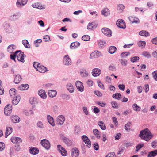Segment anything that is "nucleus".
Returning a JSON list of instances; mask_svg holds the SVG:
<instances>
[{
    "instance_id": "37",
    "label": "nucleus",
    "mask_w": 157,
    "mask_h": 157,
    "mask_svg": "<svg viewBox=\"0 0 157 157\" xmlns=\"http://www.w3.org/2000/svg\"><path fill=\"white\" fill-rule=\"evenodd\" d=\"M117 50V48L114 46H110L108 52L111 54L114 53Z\"/></svg>"
},
{
    "instance_id": "3",
    "label": "nucleus",
    "mask_w": 157,
    "mask_h": 157,
    "mask_svg": "<svg viewBox=\"0 0 157 157\" xmlns=\"http://www.w3.org/2000/svg\"><path fill=\"white\" fill-rule=\"evenodd\" d=\"M41 143L42 146L46 149L49 150L50 148V144L49 141L46 139H43L41 140Z\"/></svg>"
},
{
    "instance_id": "57",
    "label": "nucleus",
    "mask_w": 157,
    "mask_h": 157,
    "mask_svg": "<svg viewBox=\"0 0 157 157\" xmlns=\"http://www.w3.org/2000/svg\"><path fill=\"white\" fill-rule=\"evenodd\" d=\"M131 124V122H128L125 125V129L126 130L128 131L130 129L129 127L130 126V125Z\"/></svg>"
},
{
    "instance_id": "5",
    "label": "nucleus",
    "mask_w": 157,
    "mask_h": 157,
    "mask_svg": "<svg viewBox=\"0 0 157 157\" xmlns=\"http://www.w3.org/2000/svg\"><path fill=\"white\" fill-rule=\"evenodd\" d=\"M116 24L119 28L124 29L126 28V26L125 23L122 19H119L116 21Z\"/></svg>"
},
{
    "instance_id": "64",
    "label": "nucleus",
    "mask_w": 157,
    "mask_h": 157,
    "mask_svg": "<svg viewBox=\"0 0 157 157\" xmlns=\"http://www.w3.org/2000/svg\"><path fill=\"white\" fill-rule=\"evenodd\" d=\"M115 154L114 152L110 153L108 154L105 157H116Z\"/></svg>"
},
{
    "instance_id": "33",
    "label": "nucleus",
    "mask_w": 157,
    "mask_h": 157,
    "mask_svg": "<svg viewBox=\"0 0 157 157\" xmlns=\"http://www.w3.org/2000/svg\"><path fill=\"white\" fill-rule=\"evenodd\" d=\"M139 34L140 35L144 36H147L150 35L149 33L147 31L145 30H142L140 31Z\"/></svg>"
},
{
    "instance_id": "62",
    "label": "nucleus",
    "mask_w": 157,
    "mask_h": 157,
    "mask_svg": "<svg viewBox=\"0 0 157 157\" xmlns=\"http://www.w3.org/2000/svg\"><path fill=\"white\" fill-rule=\"evenodd\" d=\"M86 140V141L84 142L86 144V146L89 148H90L91 147V142L90 140Z\"/></svg>"
},
{
    "instance_id": "38",
    "label": "nucleus",
    "mask_w": 157,
    "mask_h": 157,
    "mask_svg": "<svg viewBox=\"0 0 157 157\" xmlns=\"http://www.w3.org/2000/svg\"><path fill=\"white\" fill-rule=\"evenodd\" d=\"M21 52V50L16 51L13 54H11L10 55V59L12 60H13L15 61V58L17 56V54L18 53Z\"/></svg>"
},
{
    "instance_id": "43",
    "label": "nucleus",
    "mask_w": 157,
    "mask_h": 157,
    "mask_svg": "<svg viewBox=\"0 0 157 157\" xmlns=\"http://www.w3.org/2000/svg\"><path fill=\"white\" fill-rule=\"evenodd\" d=\"M132 107L133 109L136 111H139L140 110V107L139 106L136 104H134Z\"/></svg>"
},
{
    "instance_id": "55",
    "label": "nucleus",
    "mask_w": 157,
    "mask_h": 157,
    "mask_svg": "<svg viewBox=\"0 0 157 157\" xmlns=\"http://www.w3.org/2000/svg\"><path fill=\"white\" fill-rule=\"evenodd\" d=\"M151 146L154 148H157V141H153L151 143Z\"/></svg>"
},
{
    "instance_id": "13",
    "label": "nucleus",
    "mask_w": 157,
    "mask_h": 157,
    "mask_svg": "<svg viewBox=\"0 0 157 157\" xmlns=\"http://www.w3.org/2000/svg\"><path fill=\"white\" fill-rule=\"evenodd\" d=\"M92 75L94 77L98 76L101 73V70L100 69L97 68H94L92 72Z\"/></svg>"
},
{
    "instance_id": "52",
    "label": "nucleus",
    "mask_w": 157,
    "mask_h": 157,
    "mask_svg": "<svg viewBox=\"0 0 157 157\" xmlns=\"http://www.w3.org/2000/svg\"><path fill=\"white\" fill-rule=\"evenodd\" d=\"M139 59V58L138 56H134L131 58V61L132 62H137Z\"/></svg>"
},
{
    "instance_id": "32",
    "label": "nucleus",
    "mask_w": 157,
    "mask_h": 157,
    "mask_svg": "<svg viewBox=\"0 0 157 157\" xmlns=\"http://www.w3.org/2000/svg\"><path fill=\"white\" fill-rule=\"evenodd\" d=\"M21 79L22 78L21 75H17L15 78L14 82L16 84H18L20 82Z\"/></svg>"
},
{
    "instance_id": "14",
    "label": "nucleus",
    "mask_w": 157,
    "mask_h": 157,
    "mask_svg": "<svg viewBox=\"0 0 157 157\" xmlns=\"http://www.w3.org/2000/svg\"><path fill=\"white\" fill-rule=\"evenodd\" d=\"M102 56L101 53L98 51H95L90 55V58H92Z\"/></svg>"
},
{
    "instance_id": "45",
    "label": "nucleus",
    "mask_w": 157,
    "mask_h": 157,
    "mask_svg": "<svg viewBox=\"0 0 157 157\" xmlns=\"http://www.w3.org/2000/svg\"><path fill=\"white\" fill-rule=\"evenodd\" d=\"M124 8V6L123 4H120L117 7V10L120 12H121Z\"/></svg>"
},
{
    "instance_id": "17",
    "label": "nucleus",
    "mask_w": 157,
    "mask_h": 157,
    "mask_svg": "<svg viewBox=\"0 0 157 157\" xmlns=\"http://www.w3.org/2000/svg\"><path fill=\"white\" fill-rule=\"evenodd\" d=\"M39 95L43 99H46L47 95L45 91L44 90H40L38 91Z\"/></svg>"
},
{
    "instance_id": "16",
    "label": "nucleus",
    "mask_w": 157,
    "mask_h": 157,
    "mask_svg": "<svg viewBox=\"0 0 157 157\" xmlns=\"http://www.w3.org/2000/svg\"><path fill=\"white\" fill-rule=\"evenodd\" d=\"M79 154L78 149L74 148L72 150L71 156L72 157H78Z\"/></svg>"
},
{
    "instance_id": "10",
    "label": "nucleus",
    "mask_w": 157,
    "mask_h": 157,
    "mask_svg": "<svg viewBox=\"0 0 157 157\" xmlns=\"http://www.w3.org/2000/svg\"><path fill=\"white\" fill-rule=\"evenodd\" d=\"M57 147L58 150L60 152L62 156H65L67 155V151L64 148L62 147L61 145H58Z\"/></svg>"
},
{
    "instance_id": "1",
    "label": "nucleus",
    "mask_w": 157,
    "mask_h": 157,
    "mask_svg": "<svg viewBox=\"0 0 157 157\" xmlns=\"http://www.w3.org/2000/svg\"><path fill=\"white\" fill-rule=\"evenodd\" d=\"M139 136L142 139L148 141L153 137V135L148 128H146L141 131Z\"/></svg>"
},
{
    "instance_id": "46",
    "label": "nucleus",
    "mask_w": 157,
    "mask_h": 157,
    "mask_svg": "<svg viewBox=\"0 0 157 157\" xmlns=\"http://www.w3.org/2000/svg\"><path fill=\"white\" fill-rule=\"evenodd\" d=\"M93 132L94 134L96 135L98 139H99L100 138V136L99 135V132L97 129H95L93 130Z\"/></svg>"
},
{
    "instance_id": "22",
    "label": "nucleus",
    "mask_w": 157,
    "mask_h": 157,
    "mask_svg": "<svg viewBox=\"0 0 157 157\" xmlns=\"http://www.w3.org/2000/svg\"><path fill=\"white\" fill-rule=\"evenodd\" d=\"M62 140L65 144L68 146H71L72 144L71 141L66 137H63L62 138Z\"/></svg>"
},
{
    "instance_id": "27",
    "label": "nucleus",
    "mask_w": 157,
    "mask_h": 157,
    "mask_svg": "<svg viewBox=\"0 0 157 157\" xmlns=\"http://www.w3.org/2000/svg\"><path fill=\"white\" fill-rule=\"evenodd\" d=\"M47 119L48 122L51 124V125L52 126H54L55 123L54 122V120L53 117L50 115H48L47 116Z\"/></svg>"
},
{
    "instance_id": "53",
    "label": "nucleus",
    "mask_w": 157,
    "mask_h": 157,
    "mask_svg": "<svg viewBox=\"0 0 157 157\" xmlns=\"http://www.w3.org/2000/svg\"><path fill=\"white\" fill-rule=\"evenodd\" d=\"M40 63L36 62H35L33 63V66L34 68L37 70V69L39 68V67H40Z\"/></svg>"
},
{
    "instance_id": "39",
    "label": "nucleus",
    "mask_w": 157,
    "mask_h": 157,
    "mask_svg": "<svg viewBox=\"0 0 157 157\" xmlns=\"http://www.w3.org/2000/svg\"><path fill=\"white\" fill-rule=\"evenodd\" d=\"M9 94L11 97H13L16 94V90L14 89H11L9 91Z\"/></svg>"
},
{
    "instance_id": "59",
    "label": "nucleus",
    "mask_w": 157,
    "mask_h": 157,
    "mask_svg": "<svg viewBox=\"0 0 157 157\" xmlns=\"http://www.w3.org/2000/svg\"><path fill=\"white\" fill-rule=\"evenodd\" d=\"M125 150V148L124 147H122L119 148V150L117 152L118 155L121 154Z\"/></svg>"
},
{
    "instance_id": "11",
    "label": "nucleus",
    "mask_w": 157,
    "mask_h": 157,
    "mask_svg": "<svg viewBox=\"0 0 157 157\" xmlns=\"http://www.w3.org/2000/svg\"><path fill=\"white\" fill-rule=\"evenodd\" d=\"M65 121L64 117L62 115L59 116L56 119V122L58 124L62 125Z\"/></svg>"
},
{
    "instance_id": "24",
    "label": "nucleus",
    "mask_w": 157,
    "mask_h": 157,
    "mask_svg": "<svg viewBox=\"0 0 157 157\" xmlns=\"http://www.w3.org/2000/svg\"><path fill=\"white\" fill-rule=\"evenodd\" d=\"M12 132V128L11 127H7L6 128V133L5 137L7 138L9 135H10Z\"/></svg>"
},
{
    "instance_id": "9",
    "label": "nucleus",
    "mask_w": 157,
    "mask_h": 157,
    "mask_svg": "<svg viewBox=\"0 0 157 157\" xmlns=\"http://www.w3.org/2000/svg\"><path fill=\"white\" fill-rule=\"evenodd\" d=\"M12 108L11 105L10 104L7 105L4 108V113L6 115H9L11 112Z\"/></svg>"
},
{
    "instance_id": "20",
    "label": "nucleus",
    "mask_w": 157,
    "mask_h": 157,
    "mask_svg": "<svg viewBox=\"0 0 157 157\" xmlns=\"http://www.w3.org/2000/svg\"><path fill=\"white\" fill-rule=\"evenodd\" d=\"M80 45V43L77 41L73 42L70 45V48L71 49L77 48Z\"/></svg>"
},
{
    "instance_id": "19",
    "label": "nucleus",
    "mask_w": 157,
    "mask_h": 157,
    "mask_svg": "<svg viewBox=\"0 0 157 157\" xmlns=\"http://www.w3.org/2000/svg\"><path fill=\"white\" fill-rule=\"evenodd\" d=\"M11 141L13 143H20L22 141L21 139L19 137H11Z\"/></svg>"
},
{
    "instance_id": "63",
    "label": "nucleus",
    "mask_w": 157,
    "mask_h": 157,
    "mask_svg": "<svg viewBox=\"0 0 157 157\" xmlns=\"http://www.w3.org/2000/svg\"><path fill=\"white\" fill-rule=\"evenodd\" d=\"M43 39L45 41H48L50 39V37L48 35H46L44 36Z\"/></svg>"
},
{
    "instance_id": "51",
    "label": "nucleus",
    "mask_w": 157,
    "mask_h": 157,
    "mask_svg": "<svg viewBox=\"0 0 157 157\" xmlns=\"http://www.w3.org/2000/svg\"><path fill=\"white\" fill-rule=\"evenodd\" d=\"M61 97L64 99L69 100L70 98V96L69 95L66 94H62Z\"/></svg>"
},
{
    "instance_id": "28",
    "label": "nucleus",
    "mask_w": 157,
    "mask_h": 157,
    "mask_svg": "<svg viewBox=\"0 0 157 157\" xmlns=\"http://www.w3.org/2000/svg\"><path fill=\"white\" fill-rule=\"evenodd\" d=\"M21 15L20 12H18L14 13L13 15L11 16V18L13 20H16L18 19Z\"/></svg>"
},
{
    "instance_id": "29",
    "label": "nucleus",
    "mask_w": 157,
    "mask_h": 157,
    "mask_svg": "<svg viewBox=\"0 0 157 157\" xmlns=\"http://www.w3.org/2000/svg\"><path fill=\"white\" fill-rule=\"evenodd\" d=\"M40 67H39V68L37 69V71H39V72L40 73H44L47 70V68L44 67L43 66L41 65H40Z\"/></svg>"
},
{
    "instance_id": "42",
    "label": "nucleus",
    "mask_w": 157,
    "mask_h": 157,
    "mask_svg": "<svg viewBox=\"0 0 157 157\" xmlns=\"http://www.w3.org/2000/svg\"><path fill=\"white\" fill-rule=\"evenodd\" d=\"M98 124L101 128L103 130H105L106 127L104 123L101 121H100L98 123Z\"/></svg>"
},
{
    "instance_id": "25",
    "label": "nucleus",
    "mask_w": 157,
    "mask_h": 157,
    "mask_svg": "<svg viewBox=\"0 0 157 157\" xmlns=\"http://www.w3.org/2000/svg\"><path fill=\"white\" fill-rule=\"evenodd\" d=\"M128 19L132 23H138L139 22V19L137 18L130 17H128Z\"/></svg>"
},
{
    "instance_id": "40",
    "label": "nucleus",
    "mask_w": 157,
    "mask_h": 157,
    "mask_svg": "<svg viewBox=\"0 0 157 157\" xmlns=\"http://www.w3.org/2000/svg\"><path fill=\"white\" fill-rule=\"evenodd\" d=\"M96 26H95V24L94 23H89L87 26V29H92L95 28Z\"/></svg>"
},
{
    "instance_id": "31",
    "label": "nucleus",
    "mask_w": 157,
    "mask_h": 157,
    "mask_svg": "<svg viewBox=\"0 0 157 157\" xmlns=\"http://www.w3.org/2000/svg\"><path fill=\"white\" fill-rule=\"evenodd\" d=\"M102 14L105 16H107L110 14L109 10L107 8H104L101 11Z\"/></svg>"
},
{
    "instance_id": "60",
    "label": "nucleus",
    "mask_w": 157,
    "mask_h": 157,
    "mask_svg": "<svg viewBox=\"0 0 157 157\" xmlns=\"http://www.w3.org/2000/svg\"><path fill=\"white\" fill-rule=\"evenodd\" d=\"M143 55L147 58H149L151 56L149 53L148 52L146 51L143 52Z\"/></svg>"
},
{
    "instance_id": "44",
    "label": "nucleus",
    "mask_w": 157,
    "mask_h": 157,
    "mask_svg": "<svg viewBox=\"0 0 157 157\" xmlns=\"http://www.w3.org/2000/svg\"><path fill=\"white\" fill-rule=\"evenodd\" d=\"M112 97L113 98L119 100L121 97V95L120 93H117L113 94L112 96Z\"/></svg>"
},
{
    "instance_id": "4",
    "label": "nucleus",
    "mask_w": 157,
    "mask_h": 157,
    "mask_svg": "<svg viewBox=\"0 0 157 157\" xmlns=\"http://www.w3.org/2000/svg\"><path fill=\"white\" fill-rule=\"evenodd\" d=\"M4 30L7 33H11L12 30L10 27V24H8L6 22H4L3 25Z\"/></svg>"
},
{
    "instance_id": "15",
    "label": "nucleus",
    "mask_w": 157,
    "mask_h": 157,
    "mask_svg": "<svg viewBox=\"0 0 157 157\" xmlns=\"http://www.w3.org/2000/svg\"><path fill=\"white\" fill-rule=\"evenodd\" d=\"M11 120L13 123H17L20 122V118L16 115H13L11 117Z\"/></svg>"
},
{
    "instance_id": "50",
    "label": "nucleus",
    "mask_w": 157,
    "mask_h": 157,
    "mask_svg": "<svg viewBox=\"0 0 157 157\" xmlns=\"http://www.w3.org/2000/svg\"><path fill=\"white\" fill-rule=\"evenodd\" d=\"M130 53L129 52H124L122 53L121 54V56L122 58H125L128 55H130Z\"/></svg>"
},
{
    "instance_id": "36",
    "label": "nucleus",
    "mask_w": 157,
    "mask_h": 157,
    "mask_svg": "<svg viewBox=\"0 0 157 157\" xmlns=\"http://www.w3.org/2000/svg\"><path fill=\"white\" fill-rule=\"evenodd\" d=\"M157 155V150H155L149 152L147 157H152Z\"/></svg>"
},
{
    "instance_id": "34",
    "label": "nucleus",
    "mask_w": 157,
    "mask_h": 157,
    "mask_svg": "<svg viewBox=\"0 0 157 157\" xmlns=\"http://www.w3.org/2000/svg\"><path fill=\"white\" fill-rule=\"evenodd\" d=\"M16 48V46L14 44H11L8 47V51L10 53H12Z\"/></svg>"
},
{
    "instance_id": "58",
    "label": "nucleus",
    "mask_w": 157,
    "mask_h": 157,
    "mask_svg": "<svg viewBox=\"0 0 157 157\" xmlns=\"http://www.w3.org/2000/svg\"><path fill=\"white\" fill-rule=\"evenodd\" d=\"M5 144L4 143L0 142V151H2L5 148Z\"/></svg>"
},
{
    "instance_id": "48",
    "label": "nucleus",
    "mask_w": 157,
    "mask_h": 157,
    "mask_svg": "<svg viewBox=\"0 0 157 157\" xmlns=\"http://www.w3.org/2000/svg\"><path fill=\"white\" fill-rule=\"evenodd\" d=\"M120 61L121 65L124 66H126L127 63V61L125 59H121L120 60Z\"/></svg>"
},
{
    "instance_id": "6",
    "label": "nucleus",
    "mask_w": 157,
    "mask_h": 157,
    "mask_svg": "<svg viewBox=\"0 0 157 157\" xmlns=\"http://www.w3.org/2000/svg\"><path fill=\"white\" fill-rule=\"evenodd\" d=\"M27 2L28 0H17L16 5L17 8H21L25 5Z\"/></svg>"
},
{
    "instance_id": "26",
    "label": "nucleus",
    "mask_w": 157,
    "mask_h": 157,
    "mask_svg": "<svg viewBox=\"0 0 157 157\" xmlns=\"http://www.w3.org/2000/svg\"><path fill=\"white\" fill-rule=\"evenodd\" d=\"M57 94V92L55 90H50L48 92V95L51 97H54Z\"/></svg>"
},
{
    "instance_id": "56",
    "label": "nucleus",
    "mask_w": 157,
    "mask_h": 157,
    "mask_svg": "<svg viewBox=\"0 0 157 157\" xmlns=\"http://www.w3.org/2000/svg\"><path fill=\"white\" fill-rule=\"evenodd\" d=\"M37 125L39 128H44V125L43 124V123L40 121H38L37 123Z\"/></svg>"
},
{
    "instance_id": "21",
    "label": "nucleus",
    "mask_w": 157,
    "mask_h": 157,
    "mask_svg": "<svg viewBox=\"0 0 157 157\" xmlns=\"http://www.w3.org/2000/svg\"><path fill=\"white\" fill-rule=\"evenodd\" d=\"M20 100V97L19 96H16L15 97L13 98L12 101V103L14 105H17Z\"/></svg>"
},
{
    "instance_id": "41",
    "label": "nucleus",
    "mask_w": 157,
    "mask_h": 157,
    "mask_svg": "<svg viewBox=\"0 0 157 157\" xmlns=\"http://www.w3.org/2000/svg\"><path fill=\"white\" fill-rule=\"evenodd\" d=\"M137 44L138 46L143 48L145 47L146 42L145 41H140L138 42Z\"/></svg>"
},
{
    "instance_id": "30",
    "label": "nucleus",
    "mask_w": 157,
    "mask_h": 157,
    "mask_svg": "<svg viewBox=\"0 0 157 157\" xmlns=\"http://www.w3.org/2000/svg\"><path fill=\"white\" fill-rule=\"evenodd\" d=\"M80 75L83 77H86L89 75L86 69H83L80 71Z\"/></svg>"
},
{
    "instance_id": "49",
    "label": "nucleus",
    "mask_w": 157,
    "mask_h": 157,
    "mask_svg": "<svg viewBox=\"0 0 157 157\" xmlns=\"http://www.w3.org/2000/svg\"><path fill=\"white\" fill-rule=\"evenodd\" d=\"M111 104L112 107L113 108H116L117 109H118V104L117 102H116L115 101H112L111 102Z\"/></svg>"
},
{
    "instance_id": "2",
    "label": "nucleus",
    "mask_w": 157,
    "mask_h": 157,
    "mask_svg": "<svg viewBox=\"0 0 157 157\" xmlns=\"http://www.w3.org/2000/svg\"><path fill=\"white\" fill-rule=\"evenodd\" d=\"M63 63L66 66H70L71 64V60L68 55L67 54L64 56L63 58Z\"/></svg>"
},
{
    "instance_id": "54",
    "label": "nucleus",
    "mask_w": 157,
    "mask_h": 157,
    "mask_svg": "<svg viewBox=\"0 0 157 157\" xmlns=\"http://www.w3.org/2000/svg\"><path fill=\"white\" fill-rule=\"evenodd\" d=\"M106 42L104 41H100L98 43V45L100 47L102 48L105 45Z\"/></svg>"
},
{
    "instance_id": "23",
    "label": "nucleus",
    "mask_w": 157,
    "mask_h": 157,
    "mask_svg": "<svg viewBox=\"0 0 157 157\" xmlns=\"http://www.w3.org/2000/svg\"><path fill=\"white\" fill-rule=\"evenodd\" d=\"M67 88L68 90L71 93L74 92V89L73 85L71 83H68L67 85Z\"/></svg>"
},
{
    "instance_id": "12",
    "label": "nucleus",
    "mask_w": 157,
    "mask_h": 157,
    "mask_svg": "<svg viewBox=\"0 0 157 157\" xmlns=\"http://www.w3.org/2000/svg\"><path fill=\"white\" fill-rule=\"evenodd\" d=\"M24 56H25L23 52H20L19 54H17V55L18 60L22 63L25 62L24 58Z\"/></svg>"
},
{
    "instance_id": "8",
    "label": "nucleus",
    "mask_w": 157,
    "mask_h": 157,
    "mask_svg": "<svg viewBox=\"0 0 157 157\" xmlns=\"http://www.w3.org/2000/svg\"><path fill=\"white\" fill-rule=\"evenodd\" d=\"M76 86L78 90L80 92H83L84 91V86L82 82L78 81L75 83Z\"/></svg>"
},
{
    "instance_id": "35",
    "label": "nucleus",
    "mask_w": 157,
    "mask_h": 157,
    "mask_svg": "<svg viewBox=\"0 0 157 157\" xmlns=\"http://www.w3.org/2000/svg\"><path fill=\"white\" fill-rule=\"evenodd\" d=\"M22 43L26 48H30V45L27 40L25 39L22 40Z\"/></svg>"
},
{
    "instance_id": "61",
    "label": "nucleus",
    "mask_w": 157,
    "mask_h": 157,
    "mask_svg": "<svg viewBox=\"0 0 157 157\" xmlns=\"http://www.w3.org/2000/svg\"><path fill=\"white\" fill-rule=\"evenodd\" d=\"M152 75L154 78L155 81H157V71H155L153 72Z\"/></svg>"
},
{
    "instance_id": "18",
    "label": "nucleus",
    "mask_w": 157,
    "mask_h": 157,
    "mask_svg": "<svg viewBox=\"0 0 157 157\" xmlns=\"http://www.w3.org/2000/svg\"><path fill=\"white\" fill-rule=\"evenodd\" d=\"M29 151L31 154L33 155L37 154L39 152L38 149L31 147H29Z\"/></svg>"
},
{
    "instance_id": "47",
    "label": "nucleus",
    "mask_w": 157,
    "mask_h": 157,
    "mask_svg": "<svg viewBox=\"0 0 157 157\" xmlns=\"http://www.w3.org/2000/svg\"><path fill=\"white\" fill-rule=\"evenodd\" d=\"M82 39L84 41H88L90 40V37L88 35H85L82 36Z\"/></svg>"
},
{
    "instance_id": "7",
    "label": "nucleus",
    "mask_w": 157,
    "mask_h": 157,
    "mask_svg": "<svg viewBox=\"0 0 157 157\" xmlns=\"http://www.w3.org/2000/svg\"><path fill=\"white\" fill-rule=\"evenodd\" d=\"M101 30L102 33L107 36L110 37L112 36V32L109 29L103 28L101 29Z\"/></svg>"
}]
</instances>
